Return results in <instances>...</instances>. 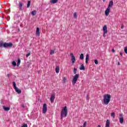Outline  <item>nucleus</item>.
Wrapping results in <instances>:
<instances>
[{"mask_svg": "<svg viewBox=\"0 0 127 127\" xmlns=\"http://www.w3.org/2000/svg\"><path fill=\"white\" fill-rule=\"evenodd\" d=\"M111 101V95L110 94H104L103 96V100L102 101V104L104 105H109V103Z\"/></svg>", "mask_w": 127, "mask_h": 127, "instance_id": "obj_1", "label": "nucleus"}, {"mask_svg": "<svg viewBox=\"0 0 127 127\" xmlns=\"http://www.w3.org/2000/svg\"><path fill=\"white\" fill-rule=\"evenodd\" d=\"M67 114H68V109H67V107L65 106L61 112V119L62 120L64 118H64H66L67 117Z\"/></svg>", "mask_w": 127, "mask_h": 127, "instance_id": "obj_2", "label": "nucleus"}, {"mask_svg": "<svg viewBox=\"0 0 127 127\" xmlns=\"http://www.w3.org/2000/svg\"><path fill=\"white\" fill-rule=\"evenodd\" d=\"M0 46L4 48H10L13 46V44L12 43H0Z\"/></svg>", "mask_w": 127, "mask_h": 127, "instance_id": "obj_3", "label": "nucleus"}, {"mask_svg": "<svg viewBox=\"0 0 127 127\" xmlns=\"http://www.w3.org/2000/svg\"><path fill=\"white\" fill-rule=\"evenodd\" d=\"M78 79H79V74H76L73 77V79L72 80V83L73 85H75L76 83H77V81H78Z\"/></svg>", "mask_w": 127, "mask_h": 127, "instance_id": "obj_4", "label": "nucleus"}, {"mask_svg": "<svg viewBox=\"0 0 127 127\" xmlns=\"http://www.w3.org/2000/svg\"><path fill=\"white\" fill-rule=\"evenodd\" d=\"M47 112V104L45 103L43 106V113L45 114Z\"/></svg>", "mask_w": 127, "mask_h": 127, "instance_id": "obj_5", "label": "nucleus"}, {"mask_svg": "<svg viewBox=\"0 0 127 127\" xmlns=\"http://www.w3.org/2000/svg\"><path fill=\"white\" fill-rule=\"evenodd\" d=\"M70 56L71 57V61L72 64H74V63H75V61H76V58H75V56H74L73 53L70 54Z\"/></svg>", "mask_w": 127, "mask_h": 127, "instance_id": "obj_6", "label": "nucleus"}, {"mask_svg": "<svg viewBox=\"0 0 127 127\" xmlns=\"http://www.w3.org/2000/svg\"><path fill=\"white\" fill-rule=\"evenodd\" d=\"M111 10V7H108L106 10H105V15L108 16L110 14V11Z\"/></svg>", "mask_w": 127, "mask_h": 127, "instance_id": "obj_7", "label": "nucleus"}, {"mask_svg": "<svg viewBox=\"0 0 127 127\" xmlns=\"http://www.w3.org/2000/svg\"><path fill=\"white\" fill-rule=\"evenodd\" d=\"M103 31L104 33V34H107L108 33V27H107V25H104L103 28Z\"/></svg>", "mask_w": 127, "mask_h": 127, "instance_id": "obj_8", "label": "nucleus"}, {"mask_svg": "<svg viewBox=\"0 0 127 127\" xmlns=\"http://www.w3.org/2000/svg\"><path fill=\"white\" fill-rule=\"evenodd\" d=\"M55 96H56L55 93H53V94L51 95V103L54 102V100H55Z\"/></svg>", "mask_w": 127, "mask_h": 127, "instance_id": "obj_9", "label": "nucleus"}, {"mask_svg": "<svg viewBox=\"0 0 127 127\" xmlns=\"http://www.w3.org/2000/svg\"><path fill=\"white\" fill-rule=\"evenodd\" d=\"M120 116L121 117L119 118V122L120 124H124V117H123V114H120Z\"/></svg>", "mask_w": 127, "mask_h": 127, "instance_id": "obj_10", "label": "nucleus"}, {"mask_svg": "<svg viewBox=\"0 0 127 127\" xmlns=\"http://www.w3.org/2000/svg\"><path fill=\"white\" fill-rule=\"evenodd\" d=\"M89 57H90V56H89L88 54H87L86 56V58H85V63L86 64H88V62H89Z\"/></svg>", "mask_w": 127, "mask_h": 127, "instance_id": "obj_11", "label": "nucleus"}, {"mask_svg": "<svg viewBox=\"0 0 127 127\" xmlns=\"http://www.w3.org/2000/svg\"><path fill=\"white\" fill-rule=\"evenodd\" d=\"M36 34L38 36H40V32L39 31V27L37 28V30L36 31Z\"/></svg>", "mask_w": 127, "mask_h": 127, "instance_id": "obj_12", "label": "nucleus"}, {"mask_svg": "<svg viewBox=\"0 0 127 127\" xmlns=\"http://www.w3.org/2000/svg\"><path fill=\"white\" fill-rule=\"evenodd\" d=\"M60 71V66H57L56 68V73H57V74H58Z\"/></svg>", "mask_w": 127, "mask_h": 127, "instance_id": "obj_13", "label": "nucleus"}, {"mask_svg": "<svg viewBox=\"0 0 127 127\" xmlns=\"http://www.w3.org/2000/svg\"><path fill=\"white\" fill-rule=\"evenodd\" d=\"M3 109L4 110V111H9V110H10V107H6L5 106H3Z\"/></svg>", "mask_w": 127, "mask_h": 127, "instance_id": "obj_14", "label": "nucleus"}, {"mask_svg": "<svg viewBox=\"0 0 127 127\" xmlns=\"http://www.w3.org/2000/svg\"><path fill=\"white\" fill-rule=\"evenodd\" d=\"M113 5H114V1H110L109 2V4L108 5V7H112V6H113Z\"/></svg>", "mask_w": 127, "mask_h": 127, "instance_id": "obj_15", "label": "nucleus"}, {"mask_svg": "<svg viewBox=\"0 0 127 127\" xmlns=\"http://www.w3.org/2000/svg\"><path fill=\"white\" fill-rule=\"evenodd\" d=\"M15 90L18 94H20L21 93V90L20 89H18L17 87H16V88H15Z\"/></svg>", "mask_w": 127, "mask_h": 127, "instance_id": "obj_16", "label": "nucleus"}, {"mask_svg": "<svg viewBox=\"0 0 127 127\" xmlns=\"http://www.w3.org/2000/svg\"><path fill=\"white\" fill-rule=\"evenodd\" d=\"M50 2L53 4L57 3V2H58V0H51Z\"/></svg>", "mask_w": 127, "mask_h": 127, "instance_id": "obj_17", "label": "nucleus"}, {"mask_svg": "<svg viewBox=\"0 0 127 127\" xmlns=\"http://www.w3.org/2000/svg\"><path fill=\"white\" fill-rule=\"evenodd\" d=\"M19 7L20 10H22V3H21V2L19 3Z\"/></svg>", "mask_w": 127, "mask_h": 127, "instance_id": "obj_18", "label": "nucleus"}, {"mask_svg": "<svg viewBox=\"0 0 127 127\" xmlns=\"http://www.w3.org/2000/svg\"><path fill=\"white\" fill-rule=\"evenodd\" d=\"M106 127H110V120H107L106 121Z\"/></svg>", "mask_w": 127, "mask_h": 127, "instance_id": "obj_19", "label": "nucleus"}, {"mask_svg": "<svg viewBox=\"0 0 127 127\" xmlns=\"http://www.w3.org/2000/svg\"><path fill=\"white\" fill-rule=\"evenodd\" d=\"M20 62H21L20 59H18V61H17V67H18L19 66V65H20Z\"/></svg>", "mask_w": 127, "mask_h": 127, "instance_id": "obj_20", "label": "nucleus"}, {"mask_svg": "<svg viewBox=\"0 0 127 127\" xmlns=\"http://www.w3.org/2000/svg\"><path fill=\"white\" fill-rule=\"evenodd\" d=\"M80 70H85V66L83 64L81 65L80 67H79Z\"/></svg>", "mask_w": 127, "mask_h": 127, "instance_id": "obj_21", "label": "nucleus"}, {"mask_svg": "<svg viewBox=\"0 0 127 127\" xmlns=\"http://www.w3.org/2000/svg\"><path fill=\"white\" fill-rule=\"evenodd\" d=\"M31 14L33 16H34L36 14V10H34L31 12Z\"/></svg>", "mask_w": 127, "mask_h": 127, "instance_id": "obj_22", "label": "nucleus"}, {"mask_svg": "<svg viewBox=\"0 0 127 127\" xmlns=\"http://www.w3.org/2000/svg\"><path fill=\"white\" fill-rule=\"evenodd\" d=\"M80 59H81V60H83V59H84V55L83 54H81L80 56Z\"/></svg>", "mask_w": 127, "mask_h": 127, "instance_id": "obj_23", "label": "nucleus"}, {"mask_svg": "<svg viewBox=\"0 0 127 127\" xmlns=\"http://www.w3.org/2000/svg\"><path fill=\"white\" fill-rule=\"evenodd\" d=\"M31 4V2L30 1H28L27 3V7H29L30 6V4Z\"/></svg>", "mask_w": 127, "mask_h": 127, "instance_id": "obj_24", "label": "nucleus"}, {"mask_svg": "<svg viewBox=\"0 0 127 127\" xmlns=\"http://www.w3.org/2000/svg\"><path fill=\"white\" fill-rule=\"evenodd\" d=\"M13 87H14V89H15V88H17L16 87V83H15V82H13Z\"/></svg>", "mask_w": 127, "mask_h": 127, "instance_id": "obj_25", "label": "nucleus"}, {"mask_svg": "<svg viewBox=\"0 0 127 127\" xmlns=\"http://www.w3.org/2000/svg\"><path fill=\"white\" fill-rule=\"evenodd\" d=\"M77 73V68H73V74H76Z\"/></svg>", "mask_w": 127, "mask_h": 127, "instance_id": "obj_26", "label": "nucleus"}, {"mask_svg": "<svg viewBox=\"0 0 127 127\" xmlns=\"http://www.w3.org/2000/svg\"><path fill=\"white\" fill-rule=\"evenodd\" d=\"M12 64L13 66H16V63L15 61H13L12 62Z\"/></svg>", "mask_w": 127, "mask_h": 127, "instance_id": "obj_27", "label": "nucleus"}, {"mask_svg": "<svg viewBox=\"0 0 127 127\" xmlns=\"http://www.w3.org/2000/svg\"><path fill=\"white\" fill-rule=\"evenodd\" d=\"M73 17H74V18H77V13L74 12L73 13Z\"/></svg>", "mask_w": 127, "mask_h": 127, "instance_id": "obj_28", "label": "nucleus"}, {"mask_svg": "<svg viewBox=\"0 0 127 127\" xmlns=\"http://www.w3.org/2000/svg\"><path fill=\"white\" fill-rule=\"evenodd\" d=\"M94 63H95V64H96V65H98V64H99V62H98V60H94Z\"/></svg>", "mask_w": 127, "mask_h": 127, "instance_id": "obj_29", "label": "nucleus"}, {"mask_svg": "<svg viewBox=\"0 0 127 127\" xmlns=\"http://www.w3.org/2000/svg\"><path fill=\"white\" fill-rule=\"evenodd\" d=\"M66 77H64L63 80V83H66Z\"/></svg>", "mask_w": 127, "mask_h": 127, "instance_id": "obj_30", "label": "nucleus"}, {"mask_svg": "<svg viewBox=\"0 0 127 127\" xmlns=\"http://www.w3.org/2000/svg\"><path fill=\"white\" fill-rule=\"evenodd\" d=\"M111 117H112L113 119H115V113H111Z\"/></svg>", "mask_w": 127, "mask_h": 127, "instance_id": "obj_31", "label": "nucleus"}, {"mask_svg": "<svg viewBox=\"0 0 127 127\" xmlns=\"http://www.w3.org/2000/svg\"><path fill=\"white\" fill-rule=\"evenodd\" d=\"M124 51H125V53H126V54H127V47L125 48Z\"/></svg>", "mask_w": 127, "mask_h": 127, "instance_id": "obj_32", "label": "nucleus"}, {"mask_svg": "<svg viewBox=\"0 0 127 127\" xmlns=\"http://www.w3.org/2000/svg\"><path fill=\"white\" fill-rule=\"evenodd\" d=\"M54 53H55V52L54 50H52L51 51V55H52V54H54Z\"/></svg>", "mask_w": 127, "mask_h": 127, "instance_id": "obj_33", "label": "nucleus"}, {"mask_svg": "<svg viewBox=\"0 0 127 127\" xmlns=\"http://www.w3.org/2000/svg\"><path fill=\"white\" fill-rule=\"evenodd\" d=\"M86 126H87V122H85L83 124V127H86Z\"/></svg>", "mask_w": 127, "mask_h": 127, "instance_id": "obj_34", "label": "nucleus"}, {"mask_svg": "<svg viewBox=\"0 0 127 127\" xmlns=\"http://www.w3.org/2000/svg\"><path fill=\"white\" fill-rule=\"evenodd\" d=\"M30 56V53H28L26 55V57H28L29 56Z\"/></svg>", "mask_w": 127, "mask_h": 127, "instance_id": "obj_35", "label": "nucleus"}, {"mask_svg": "<svg viewBox=\"0 0 127 127\" xmlns=\"http://www.w3.org/2000/svg\"><path fill=\"white\" fill-rule=\"evenodd\" d=\"M21 127H27V124H24L23 126H22Z\"/></svg>", "mask_w": 127, "mask_h": 127, "instance_id": "obj_36", "label": "nucleus"}, {"mask_svg": "<svg viewBox=\"0 0 127 127\" xmlns=\"http://www.w3.org/2000/svg\"><path fill=\"white\" fill-rule=\"evenodd\" d=\"M7 76L8 78H9V77H10V74H7Z\"/></svg>", "mask_w": 127, "mask_h": 127, "instance_id": "obj_37", "label": "nucleus"}, {"mask_svg": "<svg viewBox=\"0 0 127 127\" xmlns=\"http://www.w3.org/2000/svg\"><path fill=\"white\" fill-rule=\"evenodd\" d=\"M122 29H124V25H122L121 26Z\"/></svg>", "mask_w": 127, "mask_h": 127, "instance_id": "obj_38", "label": "nucleus"}, {"mask_svg": "<svg viewBox=\"0 0 127 127\" xmlns=\"http://www.w3.org/2000/svg\"><path fill=\"white\" fill-rule=\"evenodd\" d=\"M120 54L121 56H123V53L120 52Z\"/></svg>", "mask_w": 127, "mask_h": 127, "instance_id": "obj_39", "label": "nucleus"}, {"mask_svg": "<svg viewBox=\"0 0 127 127\" xmlns=\"http://www.w3.org/2000/svg\"><path fill=\"white\" fill-rule=\"evenodd\" d=\"M21 106H22V108H25V106L23 104H22Z\"/></svg>", "mask_w": 127, "mask_h": 127, "instance_id": "obj_40", "label": "nucleus"}, {"mask_svg": "<svg viewBox=\"0 0 127 127\" xmlns=\"http://www.w3.org/2000/svg\"><path fill=\"white\" fill-rule=\"evenodd\" d=\"M105 34H105V33H104V34H103V37H106V35Z\"/></svg>", "mask_w": 127, "mask_h": 127, "instance_id": "obj_41", "label": "nucleus"}, {"mask_svg": "<svg viewBox=\"0 0 127 127\" xmlns=\"http://www.w3.org/2000/svg\"><path fill=\"white\" fill-rule=\"evenodd\" d=\"M86 99H87V100H89V98L88 97V95H87V96H86Z\"/></svg>", "mask_w": 127, "mask_h": 127, "instance_id": "obj_42", "label": "nucleus"}, {"mask_svg": "<svg viewBox=\"0 0 127 127\" xmlns=\"http://www.w3.org/2000/svg\"><path fill=\"white\" fill-rule=\"evenodd\" d=\"M112 52H113V53L115 52V50L114 49H112Z\"/></svg>", "mask_w": 127, "mask_h": 127, "instance_id": "obj_43", "label": "nucleus"}, {"mask_svg": "<svg viewBox=\"0 0 127 127\" xmlns=\"http://www.w3.org/2000/svg\"><path fill=\"white\" fill-rule=\"evenodd\" d=\"M118 65H121V64L120 63V62L118 63Z\"/></svg>", "mask_w": 127, "mask_h": 127, "instance_id": "obj_44", "label": "nucleus"}, {"mask_svg": "<svg viewBox=\"0 0 127 127\" xmlns=\"http://www.w3.org/2000/svg\"><path fill=\"white\" fill-rule=\"evenodd\" d=\"M103 1L105 2V1H106V0H103Z\"/></svg>", "mask_w": 127, "mask_h": 127, "instance_id": "obj_45", "label": "nucleus"}, {"mask_svg": "<svg viewBox=\"0 0 127 127\" xmlns=\"http://www.w3.org/2000/svg\"><path fill=\"white\" fill-rule=\"evenodd\" d=\"M97 127H101V126L98 125Z\"/></svg>", "mask_w": 127, "mask_h": 127, "instance_id": "obj_46", "label": "nucleus"}, {"mask_svg": "<svg viewBox=\"0 0 127 127\" xmlns=\"http://www.w3.org/2000/svg\"><path fill=\"white\" fill-rule=\"evenodd\" d=\"M80 127H83V126H80Z\"/></svg>", "mask_w": 127, "mask_h": 127, "instance_id": "obj_47", "label": "nucleus"}, {"mask_svg": "<svg viewBox=\"0 0 127 127\" xmlns=\"http://www.w3.org/2000/svg\"><path fill=\"white\" fill-rule=\"evenodd\" d=\"M19 31V29H18V30Z\"/></svg>", "mask_w": 127, "mask_h": 127, "instance_id": "obj_48", "label": "nucleus"}]
</instances>
